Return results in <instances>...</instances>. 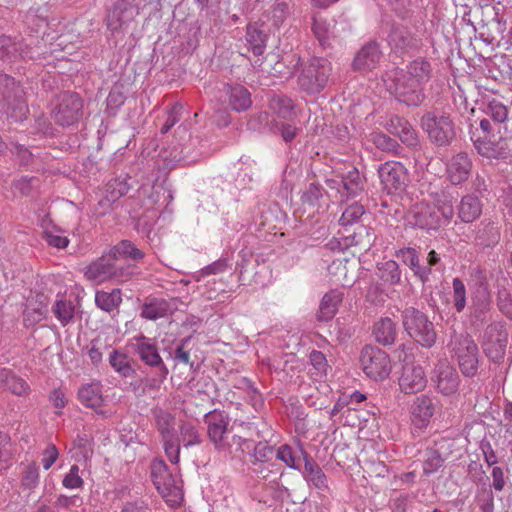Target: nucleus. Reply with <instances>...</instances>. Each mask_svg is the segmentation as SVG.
<instances>
[{"label":"nucleus","mask_w":512,"mask_h":512,"mask_svg":"<svg viewBox=\"0 0 512 512\" xmlns=\"http://www.w3.org/2000/svg\"><path fill=\"white\" fill-rule=\"evenodd\" d=\"M342 300V292L338 290H331L327 292L320 302L319 311L316 314L317 320L321 322L331 320L337 313Z\"/></svg>","instance_id":"29"},{"label":"nucleus","mask_w":512,"mask_h":512,"mask_svg":"<svg viewBox=\"0 0 512 512\" xmlns=\"http://www.w3.org/2000/svg\"><path fill=\"white\" fill-rule=\"evenodd\" d=\"M421 125L427 132L429 140L438 147L450 145L456 137L454 123L446 112L425 113L421 118Z\"/></svg>","instance_id":"5"},{"label":"nucleus","mask_w":512,"mask_h":512,"mask_svg":"<svg viewBox=\"0 0 512 512\" xmlns=\"http://www.w3.org/2000/svg\"><path fill=\"white\" fill-rule=\"evenodd\" d=\"M508 344V331L505 323L492 322L484 329L481 346L489 360L494 363L503 361Z\"/></svg>","instance_id":"8"},{"label":"nucleus","mask_w":512,"mask_h":512,"mask_svg":"<svg viewBox=\"0 0 512 512\" xmlns=\"http://www.w3.org/2000/svg\"><path fill=\"white\" fill-rule=\"evenodd\" d=\"M341 201H347L361 195L364 191V180L357 169L342 176Z\"/></svg>","instance_id":"31"},{"label":"nucleus","mask_w":512,"mask_h":512,"mask_svg":"<svg viewBox=\"0 0 512 512\" xmlns=\"http://www.w3.org/2000/svg\"><path fill=\"white\" fill-rule=\"evenodd\" d=\"M164 450L172 463H178L180 454V443L173 436L162 438Z\"/></svg>","instance_id":"61"},{"label":"nucleus","mask_w":512,"mask_h":512,"mask_svg":"<svg viewBox=\"0 0 512 512\" xmlns=\"http://www.w3.org/2000/svg\"><path fill=\"white\" fill-rule=\"evenodd\" d=\"M155 425L162 438L173 436L175 417L161 408L153 410Z\"/></svg>","instance_id":"41"},{"label":"nucleus","mask_w":512,"mask_h":512,"mask_svg":"<svg viewBox=\"0 0 512 512\" xmlns=\"http://www.w3.org/2000/svg\"><path fill=\"white\" fill-rule=\"evenodd\" d=\"M110 256L120 264V261H131L136 266L140 260L144 258V252L138 249L130 240H121L108 251Z\"/></svg>","instance_id":"27"},{"label":"nucleus","mask_w":512,"mask_h":512,"mask_svg":"<svg viewBox=\"0 0 512 512\" xmlns=\"http://www.w3.org/2000/svg\"><path fill=\"white\" fill-rule=\"evenodd\" d=\"M482 213L480 200L473 195H466L459 205V217L465 223L475 221Z\"/></svg>","instance_id":"34"},{"label":"nucleus","mask_w":512,"mask_h":512,"mask_svg":"<svg viewBox=\"0 0 512 512\" xmlns=\"http://www.w3.org/2000/svg\"><path fill=\"white\" fill-rule=\"evenodd\" d=\"M121 302V290L118 288L113 289L111 292L97 291L95 294L96 306L108 313L117 309Z\"/></svg>","instance_id":"39"},{"label":"nucleus","mask_w":512,"mask_h":512,"mask_svg":"<svg viewBox=\"0 0 512 512\" xmlns=\"http://www.w3.org/2000/svg\"><path fill=\"white\" fill-rule=\"evenodd\" d=\"M0 112L15 122L26 118L28 106L24 91L15 79L0 70Z\"/></svg>","instance_id":"3"},{"label":"nucleus","mask_w":512,"mask_h":512,"mask_svg":"<svg viewBox=\"0 0 512 512\" xmlns=\"http://www.w3.org/2000/svg\"><path fill=\"white\" fill-rule=\"evenodd\" d=\"M398 256H401L403 262L409 265V267L413 270V272L419 276V278L424 282L428 279V276L431 273V268L428 266H421L419 263V256L417 251L414 248H404L401 249L398 253Z\"/></svg>","instance_id":"37"},{"label":"nucleus","mask_w":512,"mask_h":512,"mask_svg":"<svg viewBox=\"0 0 512 512\" xmlns=\"http://www.w3.org/2000/svg\"><path fill=\"white\" fill-rule=\"evenodd\" d=\"M132 348L145 365L157 369L167 367L159 354V349L154 339L140 334L134 338Z\"/></svg>","instance_id":"14"},{"label":"nucleus","mask_w":512,"mask_h":512,"mask_svg":"<svg viewBox=\"0 0 512 512\" xmlns=\"http://www.w3.org/2000/svg\"><path fill=\"white\" fill-rule=\"evenodd\" d=\"M128 179H130V177L115 178L110 180L105 186V196L100 203L103 201L113 203L121 197L127 195L131 188V185L127 182Z\"/></svg>","instance_id":"38"},{"label":"nucleus","mask_w":512,"mask_h":512,"mask_svg":"<svg viewBox=\"0 0 512 512\" xmlns=\"http://www.w3.org/2000/svg\"><path fill=\"white\" fill-rule=\"evenodd\" d=\"M171 312L170 304L161 298H152L141 307V317L148 320H157Z\"/></svg>","instance_id":"33"},{"label":"nucleus","mask_w":512,"mask_h":512,"mask_svg":"<svg viewBox=\"0 0 512 512\" xmlns=\"http://www.w3.org/2000/svg\"><path fill=\"white\" fill-rule=\"evenodd\" d=\"M386 130L397 136L408 147H416L419 144L418 136L412 125L405 118L394 116L387 121Z\"/></svg>","instance_id":"20"},{"label":"nucleus","mask_w":512,"mask_h":512,"mask_svg":"<svg viewBox=\"0 0 512 512\" xmlns=\"http://www.w3.org/2000/svg\"><path fill=\"white\" fill-rule=\"evenodd\" d=\"M378 271L379 278L384 282L390 284H397L400 282L401 271L399 269L398 264L395 261L389 260L379 264Z\"/></svg>","instance_id":"45"},{"label":"nucleus","mask_w":512,"mask_h":512,"mask_svg":"<svg viewBox=\"0 0 512 512\" xmlns=\"http://www.w3.org/2000/svg\"><path fill=\"white\" fill-rule=\"evenodd\" d=\"M427 379L424 369L420 365L406 364L403 366L402 374L399 378V386L405 394H415L423 390Z\"/></svg>","instance_id":"17"},{"label":"nucleus","mask_w":512,"mask_h":512,"mask_svg":"<svg viewBox=\"0 0 512 512\" xmlns=\"http://www.w3.org/2000/svg\"><path fill=\"white\" fill-rule=\"evenodd\" d=\"M378 173L384 189L389 194L401 192L407 186V171L399 162L384 163L380 166Z\"/></svg>","instance_id":"12"},{"label":"nucleus","mask_w":512,"mask_h":512,"mask_svg":"<svg viewBox=\"0 0 512 512\" xmlns=\"http://www.w3.org/2000/svg\"><path fill=\"white\" fill-rule=\"evenodd\" d=\"M299 452L304 460V479L319 490L328 489V480L322 468L305 450L300 448Z\"/></svg>","instance_id":"24"},{"label":"nucleus","mask_w":512,"mask_h":512,"mask_svg":"<svg viewBox=\"0 0 512 512\" xmlns=\"http://www.w3.org/2000/svg\"><path fill=\"white\" fill-rule=\"evenodd\" d=\"M365 215L366 213L364 207L361 204L355 202L344 210L339 224H352Z\"/></svg>","instance_id":"52"},{"label":"nucleus","mask_w":512,"mask_h":512,"mask_svg":"<svg viewBox=\"0 0 512 512\" xmlns=\"http://www.w3.org/2000/svg\"><path fill=\"white\" fill-rule=\"evenodd\" d=\"M398 73L424 86L431 79L432 67L426 59L417 58Z\"/></svg>","instance_id":"28"},{"label":"nucleus","mask_w":512,"mask_h":512,"mask_svg":"<svg viewBox=\"0 0 512 512\" xmlns=\"http://www.w3.org/2000/svg\"><path fill=\"white\" fill-rule=\"evenodd\" d=\"M388 44L395 52L405 53L418 48V40L411 34L409 29L399 23L390 24L387 36Z\"/></svg>","instance_id":"16"},{"label":"nucleus","mask_w":512,"mask_h":512,"mask_svg":"<svg viewBox=\"0 0 512 512\" xmlns=\"http://www.w3.org/2000/svg\"><path fill=\"white\" fill-rule=\"evenodd\" d=\"M312 30L322 47L325 48L330 45L329 25L325 20L320 17H313Z\"/></svg>","instance_id":"49"},{"label":"nucleus","mask_w":512,"mask_h":512,"mask_svg":"<svg viewBox=\"0 0 512 512\" xmlns=\"http://www.w3.org/2000/svg\"><path fill=\"white\" fill-rule=\"evenodd\" d=\"M472 161L467 153L454 155L446 164L447 179L453 185H459L468 180L471 175Z\"/></svg>","instance_id":"18"},{"label":"nucleus","mask_w":512,"mask_h":512,"mask_svg":"<svg viewBox=\"0 0 512 512\" xmlns=\"http://www.w3.org/2000/svg\"><path fill=\"white\" fill-rule=\"evenodd\" d=\"M478 505L481 512H494V494L491 489L484 490L478 496Z\"/></svg>","instance_id":"64"},{"label":"nucleus","mask_w":512,"mask_h":512,"mask_svg":"<svg viewBox=\"0 0 512 512\" xmlns=\"http://www.w3.org/2000/svg\"><path fill=\"white\" fill-rule=\"evenodd\" d=\"M360 362L364 373L375 381L387 378L391 372L389 355L374 345L362 348Z\"/></svg>","instance_id":"10"},{"label":"nucleus","mask_w":512,"mask_h":512,"mask_svg":"<svg viewBox=\"0 0 512 512\" xmlns=\"http://www.w3.org/2000/svg\"><path fill=\"white\" fill-rule=\"evenodd\" d=\"M433 215L437 218L436 221L439 224L442 220L443 222H448L452 219L454 215L453 205L450 200H444L442 202H438L436 206V210L433 211Z\"/></svg>","instance_id":"59"},{"label":"nucleus","mask_w":512,"mask_h":512,"mask_svg":"<svg viewBox=\"0 0 512 512\" xmlns=\"http://www.w3.org/2000/svg\"><path fill=\"white\" fill-rule=\"evenodd\" d=\"M109 363L122 377H131L135 374V369L129 363L128 356L116 349L110 353Z\"/></svg>","instance_id":"42"},{"label":"nucleus","mask_w":512,"mask_h":512,"mask_svg":"<svg viewBox=\"0 0 512 512\" xmlns=\"http://www.w3.org/2000/svg\"><path fill=\"white\" fill-rule=\"evenodd\" d=\"M169 374L167 367L158 368L155 375L140 380L142 392L158 390Z\"/></svg>","instance_id":"46"},{"label":"nucleus","mask_w":512,"mask_h":512,"mask_svg":"<svg viewBox=\"0 0 512 512\" xmlns=\"http://www.w3.org/2000/svg\"><path fill=\"white\" fill-rule=\"evenodd\" d=\"M52 230L44 231V238L50 246L56 248H65L69 244V240L66 236H61L58 233L60 230L57 226H51Z\"/></svg>","instance_id":"57"},{"label":"nucleus","mask_w":512,"mask_h":512,"mask_svg":"<svg viewBox=\"0 0 512 512\" xmlns=\"http://www.w3.org/2000/svg\"><path fill=\"white\" fill-rule=\"evenodd\" d=\"M6 386L13 394L18 396L26 395L29 391L27 383L15 375L10 376Z\"/></svg>","instance_id":"63"},{"label":"nucleus","mask_w":512,"mask_h":512,"mask_svg":"<svg viewBox=\"0 0 512 512\" xmlns=\"http://www.w3.org/2000/svg\"><path fill=\"white\" fill-rule=\"evenodd\" d=\"M53 312L63 326L67 325L74 316V306L71 302L64 300L56 301Z\"/></svg>","instance_id":"48"},{"label":"nucleus","mask_w":512,"mask_h":512,"mask_svg":"<svg viewBox=\"0 0 512 512\" xmlns=\"http://www.w3.org/2000/svg\"><path fill=\"white\" fill-rule=\"evenodd\" d=\"M469 285L473 306H491V293L485 270L480 267L472 268Z\"/></svg>","instance_id":"15"},{"label":"nucleus","mask_w":512,"mask_h":512,"mask_svg":"<svg viewBox=\"0 0 512 512\" xmlns=\"http://www.w3.org/2000/svg\"><path fill=\"white\" fill-rule=\"evenodd\" d=\"M401 322L404 331L423 348L435 345L437 333L434 323L418 308L409 306L401 311Z\"/></svg>","instance_id":"1"},{"label":"nucleus","mask_w":512,"mask_h":512,"mask_svg":"<svg viewBox=\"0 0 512 512\" xmlns=\"http://www.w3.org/2000/svg\"><path fill=\"white\" fill-rule=\"evenodd\" d=\"M435 412V401L428 395L417 396L412 404V422L418 428L426 427Z\"/></svg>","instance_id":"23"},{"label":"nucleus","mask_w":512,"mask_h":512,"mask_svg":"<svg viewBox=\"0 0 512 512\" xmlns=\"http://www.w3.org/2000/svg\"><path fill=\"white\" fill-rule=\"evenodd\" d=\"M453 352L459 369L465 377H474L478 372L479 349L469 333L454 336Z\"/></svg>","instance_id":"7"},{"label":"nucleus","mask_w":512,"mask_h":512,"mask_svg":"<svg viewBox=\"0 0 512 512\" xmlns=\"http://www.w3.org/2000/svg\"><path fill=\"white\" fill-rule=\"evenodd\" d=\"M20 44L10 36L0 35V59H11L16 57Z\"/></svg>","instance_id":"47"},{"label":"nucleus","mask_w":512,"mask_h":512,"mask_svg":"<svg viewBox=\"0 0 512 512\" xmlns=\"http://www.w3.org/2000/svg\"><path fill=\"white\" fill-rule=\"evenodd\" d=\"M190 339L191 337L189 336L180 341L175 349L174 359L183 364L189 365L192 370L196 371L198 369V365L195 366L194 362L190 361V353L189 350H187V345Z\"/></svg>","instance_id":"53"},{"label":"nucleus","mask_w":512,"mask_h":512,"mask_svg":"<svg viewBox=\"0 0 512 512\" xmlns=\"http://www.w3.org/2000/svg\"><path fill=\"white\" fill-rule=\"evenodd\" d=\"M382 57L380 46L376 41H369L356 53L352 68L356 71H368L376 67Z\"/></svg>","instance_id":"19"},{"label":"nucleus","mask_w":512,"mask_h":512,"mask_svg":"<svg viewBox=\"0 0 512 512\" xmlns=\"http://www.w3.org/2000/svg\"><path fill=\"white\" fill-rule=\"evenodd\" d=\"M204 421L208 426L207 433L210 440L216 445L220 444L228 430V416L224 411L215 409L205 414Z\"/></svg>","instance_id":"21"},{"label":"nucleus","mask_w":512,"mask_h":512,"mask_svg":"<svg viewBox=\"0 0 512 512\" xmlns=\"http://www.w3.org/2000/svg\"><path fill=\"white\" fill-rule=\"evenodd\" d=\"M226 93L229 96V105L236 112L246 111L251 105V94L242 85H227Z\"/></svg>","instance_id":"32"},{"label":"nucleus","mask_w":512,"mask_h":512,"mask_svg":"<svg viewBox=\"0 0 512 512\" xmlns=\"http://www.w3.org/2000/svg\"><path fill=\"white\" fill-rule=\"evenodd\" d=\"M270 29L264 22L249 23L246 30V41L254 55L265 52Z\"/></svg>","instance_id":"22"},{"label":"nucleus","mask_w":512,"mask_h":512,"mask_svg":"<svg viewBox=\"0 0 512 512\" xmlns=\"http://www.w3.org/2000/svg\"><path fill=\"white\" fill-rule=\"evenodd\" d=\"M394 95L396 99L408 107H418L425 100L424 86L396 73L394 77Z\"/></svg>","instance_id":"11"},{"label":"nucleus","mask_w":512,"mask_h":512,"mask_svg":"<svg viewBox=\"0 0 512 512\" xmlns=\"http://www.w3.org/2000/svg\"><path fill=\"white\" fill-rule=\"evenodd\" d=\"M79 466L74 464L71 466L69 472L65 475L62 484L65 488L76 489L81 488L84 484L83 479L79 475Z\"/></svg>","instance_id":"58"},{"label":"nucleus","mask_w":512,"mask_h":512,"mask_svg":"<svg viewBox=\"0 0 512 512\" xmlns=\"http://www.w3.org/2000/svg\"><path fill=\"white\" fill-rule=\"evenodd\" d=\"M478 151L481 155L489 158H501L505 159L509 155L508 144L505 140H500L497 143H493V150L483 151L480 146H478Z\"/></svg>","instance_id":"56"},{"label":"nucleus","mask_w":512,"mask_h":512,"mask_svg":"<svg viewBox=\"0 0 512 512\" xmlns=\"http://www.w3.org/2000/svg\"><path fill=\"white\" fill-rule=\"evenodd\" d=\"M332 73L329 60L322 57H312L303 64L297 78L299 89L307 95L321 93L328 85Z\"/></svg>","instance_id":"4"},{"label":"nucleus","mask_w":512,"mask_h":512,"mask_svg":"<svg viewBox=\"0 0 512 512\" xmlns=\"http://www.w3.org/2000/svg\"><path fill=\"white\" fill-rule=\"evenodd\" d=\"M485 112L497 123L505 122L508 117L507 107L495 99L489 102Z\"/></svg>","instance_id":"51"},{"label":"nucleus","mask_w":512,"mask_h":512,"mask_svg":"<svg viewBox=\"0 0 512 512\" xmlns=\"http://www.w3.org/2000/svg\"><path fill=\"white\" fill-rule=\"evenodd\" d=\"M83 114V101L74 92L65 91L58 95L51 117L61 126H71L78 122Z\"/></svg>","instance_id":"9"},{"label":"nucleus","mask_w":512,"mask_h":512,"mask_svg":"<svg viewBox=\"0 0 512 512\" xmlns=\"http://www.w3.org/2000/svg\"><path fill=\"white\" fill-rule=\"evenodd\" d=\"M134 274V264H116V261L113 260L108 252L103 253L84 269V277L89 281L97 283L106 281L123 283L130 280Z\"/></svg>","instance_id":"2"},{"label":"nucleus","mask_w":512,"mask_h":512,"mask_svg":"<svg viewBox=\"0 0 512 512\" xmlns=\"http://www.w3.org/2000/svg\"><path fill=\"white\" fill-rule=\"evenodd\" d=\"M179 432L180 435L177 439L184 448H189L201 443V436L193 424L183 422L179 426Z\"/></svg>","instance_id":"43"},{"label":"nucleus","mask_w":512,"mask_h":512,"mask_svg":"<svg viewBox=\"0 0 512 512\" xmlns=\"http://www.w3.org/2000/svg\"><path fill=\"white\" fill-rule=\"evenodd\" d=\"M322 197V187L318 183H310L307 189L303 192L301 200L303 203L315 205Z\"/></svg>","instance_id":"62"},{"label":"nucleus","mask_w":512,"mask_h":512,"mask_svg":"<svg viewBox=\"0 0 512 512\" xmlns=\"http://www.w3.org/2000/svg\"><path fill=\"white\" fill-rule=\"evenodd\" d=\"M453 301L457 312H462L466 306V288L460 278L453 279Z\"/></svg>","instance_id":"50"},{"label":"nucleus","mask_w":512,"mask_h":512,"mask_svg":"<svg viewBox=\"0 0 512 512\" xmlns=\"http://www.w3.org/2000/svg\"><path fill=\"white\" fill-rule=\"evenodd\" d=\"M289 14V6L286 2L276 3L271 10L270 20L272 21V26L275 28H279L282 23L286 20Z\"/></svg>","instance_id":"54"},{"label":"nucleus","mask_w":512,"mask_h":512,"mask_svg":"<svg viewBox=\"0 0 512 512\" xmlns=\"http://www.w3.org/2000/svg\"><path fill=\"white\" fill-rule=\"evenodd\" d=\"M150 475L155 488L165 502L171 507L180 506L183 500L182 490L176 485L175 479L163 460L152 462Z\"/></svg>","instance_id":"6"},{"label":"nucleus","mask_w":512,"mask_h":512,"mask_svg":"<svg viewBox=\"0 0 512 512\" xmlns=\"http://www.w3.org/2000/svg\"><path fill=\"white\" fill-rule=\"evenodd\" d=\"M38 184L39 179L36 177H22L13 183V189L14 192H18L21 196H28Z\"/></svg>","instance_id":"55"},{"label":"nucleus","mask_w":512,"mask_h":512,"mask_svg":"<svg viewBox=\"0 0 512 512\" xmlns=\"http://www.w3.org/2000/svg\"><path fill=\"white\" fill-rule=\"evenodd\" d=\"M376 342L383 346L394 344L397 337V325L389 317H382L373 326Z\"/></svg>","instance_id":"30"},{"label":"nucleus","mask_w":512,"mask_h":512,"mask_svg":"<svg viewBox=\"0 0 512 512\" xmlns=\"http://www.w3.org/2000/svg\"><path fill=\"white\" fill-rule=\"evenodd\" d=\"M78 399L82 405L91 408L96 413L105 415V412L98 410L103 404L102 385L99 382L83 385L78 391Z\"/></svg>","instance_id":"26"},{"label":"nucleus","mask_w":512,"mask_h":512,"mask_svg":"<svg viewBox=\"0 0 512 512\" xmlns=\"http://www.w3.org/2000/svg\"><path fill=\"white\" fill-rule=\"evenodd\" d=\"M374 239V232L371 226H358L357 230L349 235H344L343 243H340L342 248H348L350 246L361 245L363 247H369Z\"/></svg>","instance_id":"35"},{"label":"nucleus","mask_w":512,"mask_h":512,"mask_svg":"<svg viewBox=\"0 0 512 512\" xmlns=\"http://www.w3.org/2000/svg\"><path fill=\"white\" fill-rule=\"evenodd\" d=\"M277 458L283 461L288 467L293 469H300L297 457L289 445H282L277 450Z\"/></svg>","instance_id":"60"},{"label":"nucleus","mask_w":512,"mask_h":512,"mask_svg":"<svg viewBox=\"0 0 512 512\" xmlns=\"http://www.w3.org/2000/svg\"><path fill=\"white\" fill-rule=\"evenodd\" d=\"M269 108L280 118L291 119L294 115V104L286 95H274L269 101Z\"/></svg>","instance_id":"40"},{"label":"nucleus","mask_w":512,"mask_h":512,"mask_svg":"<svg viewBox=\"0 0 512 512\" xmlns=\"http://www.w3.org/2000/svg\"><path fill=\"white\" fill-rule=\"evenodd\" d=\"M488 12L493 18L490 22L482 24L484 31L481 33V37L486 36L487 39L492 41L504 33L506 30V20L499 14V9L496 7L489 8ZM482 22L484 21L482 20Z\"/></svg>","instance_id":"36"},{"label":"nucleus","mask_w":512,"mask_h":512,"mask_svg":"<svg viewBox=\"0 0 512 512\" xmlns=\"http://www.w3.org/2000/svg\"><path fill=\"white\" fill-rule=\"evenodd\" d=\"M445 442L436 443L434 447L427 448L423 453V473L426 476L436 473L443 467L448 455L443 452Z\"/></svg>","instance_id":"25"},{"label":"nucleus","mask_w":512,"mask_h":512,"mask_svg":"<svg viewBox=\"0 0 512 512\" xmlns=\"http://www.w3.org/2000/svg\"><path fill=\"white\" fill-rule=\"evenodd\" d=\"M372 143L381 151L398 154L401 146L396 139L391 138L382 132H374L371 134Z\"/></svg>","instance_id":"44"},{"label":"nucleus","mask_w":512,"mask_h":512,"mask_svg":"<svg viewBox=\"0 0 512 512\" xmlns=\"http://www.w3.org/2000/svg\"><path fill=\"white\" fill-rule=\"evenodd\" d=\"M434 381L439 393L450 396L458 391L460 377L447 361H439L434 368Z\"/></svg>","instance_id":"13"}]
</instances>
